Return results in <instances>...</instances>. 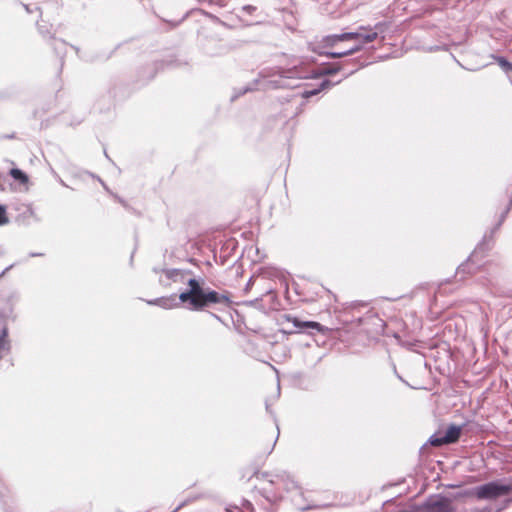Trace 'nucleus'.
I'll list each match as a JSON object with an SVG mask.
<instances>
[{"mask_svg": "<svg viewBox=\"0 0 512 512\" xmlns=\"http://www.w3.org/2000/svg\"><path fill=\"white\" fill-rule=\"evenodd\" d=\"M345 51H342V50H339L337 53H344ZM330 52H325L324 54L329 56V57H332L331 55H329Z\"/></svg>", "mask_w": 512, "mask_h": 512, "instance_id": "obj_19", "label": "nucleus"}, {"mask_svg": "<svg viewBox=\"0 0 512 512\" xmlns=\"http://www.w3.org/2000/svg\"><path fill=\"white\" fill-rule=\"evenodd\" d=\"M340 81H341V79H340V80H338V81H336V82H331L330 80L325 79V80H323V81L321 82V84H320V86H319V88H318V89H314V90H305V91L302 93V95H303V97H305V98H309V97H311V96L316 95V94H317L318 92H320L321 90H324V89H326V88H329V87H331V86H333V85H335V84L339 83Z\"/></svg>", "mask_w": 512, "mask_h": 512, "instance_id": "obj_11", "label": "nucleus"}, {"mask_svg": "<svg viewBox=\"0 0 512 512\" xmlns=\"http://www.w3.org/2000/svg\"><path fill=\"white\" fill-rule=\"evenodd\" d=\"M264 490H265L266 493H271V490L268 489V488H264Z\"/></svg>", "mask_w": 512, "mask_h": 512, "instance_id": "obj_21", "label": "nucleus"}, {"mask_svg": "<svg viewBox=\"0 0 512 512\" xmlns=\"http://www.w3.org/2000/svg\"><path fill=\"white\" fill-rule=\"evenodd\" d=\"M269 483L271 485L277 486V491L273 493V498H281L282 493L281 490H287L290 491L294 488H296V483L290 479L288 475H276L274 478L269 480Z\"/></svg>", "mask_w": 512, "mask_h": 512, "instance_id": "obj_6", "label": "nucleus"}, {"mask_svg": "<svg viewBox=\"0 0 512 512\" xmlns=\"http://www.w3.org/2000/svg\"><path fill=\"white\" fill-rule=\"evenodd\" d=\"M461 434V427L456 425H450L444 435H432L429 442L433 446H441L443 444H450L456 442Z\"/></svg>", "mask_w": 512, "mask_h": 512, "instance_id": "obj_5", "label": "nucleus"}, {"mask_svg": "<svg viewBox=\"0 0 512 512\" xmlns=\"http://www.w3.org/2000/svg\"><path fill=\"white\" fill-rule=\"evenodd\" d=\"M424 512H452V508L447 499H441L428 503Z\"/></svg>", "mask_w": 512, "mask_h": 512, "instance_id": "obj_10", "label": "nucleus"}, {"mask_svg": "<svg viewBox=\"0 0 512 512\" xmlns=\"http://www.w3.org/2000/svg\"><path fill=\"white\" fill-rule=\"evenodd\" d=\"M482 246H483L482 243L480 245H478V247L473 251V253L468 258V260L465 263L461 264L457 268L456 276H459V275L464 274L466 272L467 273H473L474 272V269L472 268V265H473L475 259L477 258L478 254L480 253V251H482Z\"/></svg>", "mask_w": 512, "mask_h": 512, "instance_id": "obj_8", "label": "nucleus"}, {"mask_svg": "<svg viewBox=\"0 0 512 512\" xmlns=\"http://www.w3.org/2000/svg\"><path fill=\"white\" fill-rule=\"evenodd\" d=\"M498 63L501 66V68L504 69L506 72L512 71V63H510L506 59H504L502 57H499L498 58Z\"/></svg>", "mask_w": 512, "mask_h": 512, "instance_id": "obj_15", "label": "nucleus"}, {"mask_svg": "<svg viewBox=\"0 0 512 512\" xmlns=\"http://www.w3.org/2000/svg\"><path fill=\"white\" fill-rule=\"evenodd\" d=\"M385 27L386 24L384 22H378L373 27L359 26L354 32L328 35L323 39V42L325 46H334L336 43L341 41L354 40L355 44L351 48L345 50L344 53H329L332 58H340L354 54L360 51L366 44L376 40L378 35L384 32Z\"/></svg>", "mask_w": 512, "mask_h": 512, "instance_id": "obj_1", "label": "nucleus"}, {"mask_svg": "<svg viewBox=\"0 0 512 512\" xmlns=\"http://www.w3.org/2000/svg\"><path fill=\"white\" fill-rule=\"evenodd\" d=\"M307 74H303L296 68L289 70H277L273 72H262L260 78L256 81L261 89H277L293 87L288 81L294 78H308Z\"/></svg>", "mask_w": 512, "mask_h": 512, "instance_id": "obj_3", "label": "nucleus"}, {"mask_svg": "<svg viewBox=\"0 0 512 512\" xmlns=\"http://www.w3.org/2000/svg\"><path fill=\"white\" fill-rule=\"evenodd\" d=\"M255 10H256V7H254L252 5H246V6L242 7V11L247 12L248 14H251Z\"/></svg>", "mask_w": 512, "mask_h": 512, "instance_id": "obj_17", "label": "nucleus"}, {"mask_svg": "<svg viewBox=\"0 0 512 512\" xmlns=\"http://www.w3.org/2000/svg\"><path fill=\"white\" fill-rule=\"evenodd\" d=\"M10 175L12 176V178L19 181L22 184L28 183V176L22 170H20L18 168L11 169Z\"/></svg>", "mask_w": 512, "mask_h": 512, "instance_id": "obj_12", "label": "nucleus"}, {"mask_svg": "<svg viewBox=\"0 0 512 512\" xmlns=\"http://www.w3.org/2000/svg\"><path fill=\"white\" fill-rule=\"evenodd\" d=\"M41 254L39 253H32L31 256L34 257V256H40Z\"/></svg>", "mask_w": 512, "mask_h": 512, "instance_id": "obj_20", "label": "nucleus"}, {"mask_svg": "<svg viewBox=\"0 0 512 512\" xmlns=\"http://www.w3.org/2000/svg\"><path fill=\"white\" fill-rule=\"evenodd\" d=\"M340 69H341L340 67H333V68L327 69L325 71V73L326 74H333V73H336V72L340 71Z\"/></svg>", "mask_w": 512, "mask_h": 512, "instance_id": "obj_18", "label": "nucleus"}, {"mask_svg": "<svg viewBox=\"0 0 512 512\" xmlns=\"http://www.w3.org/2000/svg\"><path fill=\"white\" fill-rule=\"evenodd\" d=\"M180 275H181V272L177 269H172V270L166 271V276L171 279H173L174 277L180 276Z\"/></svg>", "mask_w": 512, "mask_h": 512, "instance_id": "obj_16", "label": "nucleus"}, {"mask_svg": "<svg viewBox=\"0 0 512 512\" xmlns=\"http://www.w3.org/2000/svg\"><path fill=\"white\" fill-rule=\"evenodd\" d=\"M9 223V218L7 216L5 206L0 204V226L6 225Z\"/></svg>", "mask_w": 512, "mask_h": 512, "instance_id": "obj_14", "label": "nucleus"}, {"mask_svg": "<svg viewBox=\"0 0 512 512\" xmlns=\"http://www.w3.org/2000/svg\"><path fill=\"white\" fill-rule=\"evenodd\" d=\"M21 216L25 219L32 218L35 221H39V218L37 217L34 208L30 204L25 207V210L23 211Z\"/></svg>", "mask_w": 512, "mask_h": 512, "instance_id": "obj_13", "label": "nucleus"}, {"mask_svg": "<svg viewBox=\"0 0 512 512\" xmlns=\"http://www.w3.org/2000/svg\"><path fill=\"white\" fill-rule=\"evenodd\" d=\"M178 300H179V297L177 298V296L175 294H173L168 297H161V298H158L155 300L148 301V304L158 305L164 309H173V308L178 307V305H179Z\"/></svg>", "mask_w": 512, "mask_h": 512, "instance_id": "obj_9", "label": "nucleus"}, {"mask_svg": "<svg viewBox=\"0 0 512 512\" xmlns=\"http://www.w3.org/2000/svg\"><path fill=\"white\" fill-rule=\"evenodd\" d=\"M287 319L293 324L295 328L299 330L311 329L323 335L329 332V328L315 321H300L296 317H288Z\"/></svg>", "mask_w": 512, "mask_h": 512, "instance_id": "obj_7", "label": "nucleus"}, {"mask_svg": "<svg viewBox=\"0 0 512 512\" xmlns=\"http://www.w3.org/2000/svg\"><path fill=\"white\" fill-rule=\"evenodd\" d=\"M511 491L512 484L497 480L475 487L473 495L481 500H492L508 495Z\"/></svg>", "mask_w": 512, "mask_h": 512, "instance_id": "obj_4", "label": "nucleus"}, {"mask_svg": "<svg viewBox=\"0 0 512 512\" xmlns=\"http://www.w3.org/2000/svg\"><path fill=\"white\" fill-rule=\"evenodd\" d=\"M189 290L179 294V301L188 303L190 310H201L210 304H219L229 307L231 304L229 293H220L214 290L203 289L198 280H188Z\"/></svg>", "mask_w": 512, "mask_h": 512, "instance_id": "obj_2", "label": "nucleus"}]
</instances>
